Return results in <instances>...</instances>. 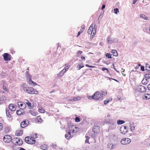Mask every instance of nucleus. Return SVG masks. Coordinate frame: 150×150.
<instances>
[{
  "label": "nucleus",
  "mask_w": 150,
  "mask_h": 150,
  "mask_svg": "<svg viewBox=\"0 0 150 150\" xmlns=\"http://www.w3.org/2000/svg\"><path fill=\"white\" fill-rule=\"evenodd\" d=\"M42 136L40 134H35L32 136L27 137L25 138V140L27 143L31 144H33L36 142L35 139H40Z\"/></svg>",
  "instance_id": "1"
},
{
  "label": "nucleus",
  "mask_w": 150,
  "mask_h": 150,
  "mask_svg": "<svg viewBox=\"0 0 150 150\" xmlns=\"http://www.w3.org/2000/svg\"><path fill=\"white\" fill-rule=\"evenodd\" d=\"M96 32V30L95 28V25L93 28V25L91 24L88 30V33L89 34H91V37L93 38Z\"/></svg>",
  "instance_id": "2"
},
{
  "label": "nucleus",
  "mask_w": 150,
  "mask_h": 150,
  "mask_svg": "<svg viewBox=\"0 0 150 150\" xmlns=\"http://www.w3.org/2000/svg\"><path fill=\"white\" fill-rule=\"evenodd\" d=\"M69 131L72 134L76 133L79 131V127L75 125H71L69 127Z\"/></svg>",
  "instance_id": "3"
},
{
  "label": "nucleus",
  "mask_w": 150,
  "mask_h": 150,
  "mask_svg": "<svg viewBox=\"0 0 150 150\" xmlns=\"http://www.w3.org/2000/svg\"><path fill=\"white\" fill-rule=\"evenodd\" d=\"M12 142L16 145L20 146L23 144L22 140L18 138H13L12 140Z\"/></svg>",
  "instance_id": "4"
},
{
  "label": "nucleus",
  "mask_w": 150,
  "mask_h": 150,
  "mask_svg": "<svg viewBox=\"0 0 150 150\" xmlns=\"http://www.w3.org/2000/svg\"><path fill=\"white\" fill-rule=\"evenodd\" d=\"M93 97H94V99L96 100L100 101L102 100V97L100 96L99 91L96 92L93 95Z\"/></svg>",
  "instance_id": "5"
},
{
  "label": "nucleus",
  "mask_w": 150,
  "mask_h": 150,
  "mask_svg": "<svg viewBox=\"0 0 150 150\" xmlns=\"http://www.w3.org/2000/svg\"><path fill=\"white\" fill-rule=\"evenodd\" d=\"M38 91L33 87H29L28 90H27V93L29 94H37Z\"/></svg>",
  "instance_id": "6"
},
{
  "label": "nucleus",
  "mask_w": 150,
  "mask_h": 150,
  "mask_svg": "<svg viewBox=\"0 0 150 150\" xmlns=\"http://www.w3.org/2000/svg\"><path fill=\"white\" fill-rule=\"evenodd\" d=\"M131 142V139L128 138H123L121 141V143L123 145H127L129 144Z\"/></svg>",
  "instance_id": "7"
},
{
  "label": "nucleus",
  "mask_w": 150,
  "mask_h": 150,
  "mask_svg": "<svg viewBox=\"0 0 150 150\" xmlns=\"http://www.w3.org/2000/svg\"><path fill=\"white\" fill-rule=\"evenodd\" d=\"M3 139L4 142L6 143H9L12 141V140L11 136L9 135H5Z\"/></svg>",
  "instance_id": "8"
},
{
  "label": "nucleus",
  "mask_w": 150,
  "mask_h": 150,
  "mask_svg": "<svg viewBox=\"0 0 150 150\" xmlns=\"http://www.w3.org/2000/svg\"><path fill=\"white\" fill-rule=\"evenodd\" d=\"M4 59L5 61H10L11 59V55L7 53H4L3 55Z\"/></svg>",
  "instance_id": "9"
},
{
  "label": "nucleus",
  "mask_w": 150,
  "mask_h": 150,
  "mask_svg": "<svg viewBox=\"0 0 150 150\" xmlns=\"http://www.w3.org/2000/svg\"><path fill=\"white\" fill-rule=\"evenodd\" d=\"M121 133L123 134H125L128 132V128L126 126H122L120 130Z\"/></svg>",
  "instance_id": "10"
},
{
  "label": "nucleus",
  "mask_w": 150,
  "mask_h": 150,
  "mask_svg": "<svg viewBox=\"0 0 150 150\" xmlns=\"http://www.w3.org/2000/svg\"><path fill=\"white\" fill-rule=\"evenodd\" d=\"M137 89L138 91L141 92H145L146 90L145 87L142 85L138 86Z\"/></svg>",
  "instance_id": "11"
},
{
  "label": "nucleus",
  "mask_w": 150,
  "mask_h": 150,
  "mask_svg": "<svg viewBox=\"0 0 150 150\" xmlns=\"http://www.w3.org/2000/svg\"><path fill=\"white\" fill-rule=\"evenodd\" d=\"M29 121L27 120H25L21 123V126L22 128L26 127L29 124Z\"/></svg>",
  "instance_id": "12"
},
{
  "label": "nucleus",
  "mask_w": 150,
  "mask_h": 150,
  "mask_svg": "<svg viewBox=\"0 0 150 150\" xmlns=\"http://www.w3.org/2000/svg\"><path fill=\"white\" fill-rule=\"evenodd\" d=\"M100 131L99 127L97 126H95L93 129V132L94 134H97Z\"/></svg>",
  "instance_id": "13"
},
{
  "label": "nucleus",
  "mask_w": 150,
  "mask_h": 150,
  "mask_svg": "<svg viewBox=\"0 0 150 150\" xmlns=\"http://www.w3.org/2000/svg\"><path fill=\"white\" fill-rule=\"evenodd\" d=\"M143 99L145 100H149L150 99V94L149 93L143 94L142 96Z\"/></svg>",
  "instance_id": "14"
},
{
  "label": "nucleus",
  "mask_w": 150,
  "mask_h": 150,
  "mask_svg": "<svg viewBox=\"0 0 150 150\" xmlns=\"http://www.w3.org/2000/svg\"><path fill=\"white\" fill-rule=\"evenodd\" d=\"M18 104L21 109H24L26 107V105L25 103L19 102L18 103Z\"/></svg>",
  "instance_id": "15"
},
{
  "label": "nucleus",
  "mask_w": 150,
  "mask_h": 150,
  "mask_svg": "<svg viewBox=\"0 0 150 150\" xmlns=\"http://www.w3.org/2000/svg\"><path fill=\"white\" fill-rule=\"evenodd\" d=\"M28 85L26 83L23 84L21 86L22 89L27 93V90H28L29 87H28Z\"/></svg>",
  "instance_id": "16"
},
{
  "label": "nucleus",
  "mask_w": 150,
  "mask_h": 150,
  "mask_svg": "<svg viewBox=\"0 0 150 150\" xmlns=\"http://www.w3.org/2000/svg\"><path fill=\"white\" fill-rule=\"evenodd\" d=\"M6 100V98L4 96H1L0 98V104L3 103Z\"/></svg>",
  "instance_id": "17"
},
{
  "label": "nucleus",
  "mask_w": 150,
  "mask_h": 150,
  "mask_svg": "<svg viewBox=\"0 0 150 150\" xmlns=\"http://www.w3.org/2000/svg\"><path fill=\"white\" fill-rule=\"evenodd\" d=\"M25 102L30 109L33 108L34 107V106L31 105V103L28 100H25Z\"/></svg>",
  "instance_id": "18"
},
{
  "label": "nucleus",
  "mask_w": 150,
  "mask_h": 150,
  "mask_svg": "<svg viewBox=\"0 0 150 150\" xmlns=\"http://www.w3.org/2000/svg\"><path fill=\"white\" fill-rule=\"evenodd\" d=\"M81 97L80 96H77L75 97L74 98L71 99L69 100L70 101H77L79 100L81 98Z\"/></svg>",
  "instance_id": "19"
},
{
  "label": "nucleus",
  "mask_w": 150,
  "mask_h": 150,
  "mask_svg": "<svg viewBox=\"0 0 150 150\" xmlns=\"http://www.w3.org/2000/svg\"><path fill=\"white\" fill-rule=\"evenodd\" d=\"M71 133V132L69 131L68 133L65 135V137L67 139H70L73 136V135H72Z\"/></svg>",
  "instance_id": "20"
},
{
  "label": "nucleus",
  "mask_w": 150,
  "mask_h": 150,
  "mask_svg": "<svg viewBox=\"0 0 150 150\" xmlns=\"http://www.w3.org/2000/svg\"><path fill=\"white\" fill-rule=\"evenodd\" d=\"M9 108L10 110H11L15 111L16 110V108L13 104H11L9 105Z\"/></svg>",
  "instance_id": "21"
},
{
  "label": "nucleus",
  "mask_w": 150,
  "mask_h": 150,
  "mask_svg": "<svg viewBox=\"0 0 150 150\" xmlns=\"http://www.w3.org/2000/svg\"><path fill=\"white\" fill-rule=\"evenodd\" d=\"M27 82L29 84L33 86H34L37 85V84L32 80L31 79L28 81Z\"/></svg>",
  "instance_id": "22"
},
{
  "label": "nucleus",
  "mask_w": 150,
  "mask_h": 150,
  "mask_svg": "<svg viewBox=\"0 0 150 150\" xmlns=\"http://www.w3.org/2000/svg\"><path fill=\"white\" fill-rule=\"evenodd\" d=\"M107 94V92L106 91H102L100 93V94L101 97H102V100L103 98V97L105 96Z\"/></svg>",
  "instance_id": "23"
},
{
  "label": "nucleus",
  "mask_w": 150,
  "mask_h": 150,
  "mask_svg": "<svg viewBox=\"0 0 150 150\" xmlns=\"http://www.w3.org/2000/svg\"><path fill=\"white\" fill-rule=\"evenodd\" d=\"M40 148L44 150H46L48 149V147L46 144H44L40 146Z\"/></svg>",
  "instance_id": "24"
},
{
  "label": "nucleus",
  "mask_w": 150,
  "mask_h": 150,
  "mask_svg": "<svg viewBox=\"0 0 150 150\" xmlns=\"http://www.w3.org/2000/svg\"><path fill=\"white\" fill-rule=\"evenodd\" d=\"M23 133V131L21 130H18L17 131L16 133V135L17 136H20Z\"/></svg>",
  "instance_id": "25"
},
{
  "label": "nucleus",
  "mask_w": 150,
  "mask_h": 150,
  "mask_svg": "<svg viewBox=\"0 0 150 150\" xmlns=\"http://www.w3.org/2000/svg\"><path fill=\"white\" fill-rule=\"evenodd\" d=\"M148 80L146 78H144L142 81V83L144 85H146L148 83Z\"/></svg>",
  "instance_id": "26"
},
{
  "label": "nucleus",
  "mask_w": 150,
  "mask_h": 150,
  "mask_svg": "<svg viewBox=\"0 0 150 150\" xmlns=\"http://www.w3.org/2000/svg\"><path fill=\"white\" fill-rule=\"evenodd\" d=\"M29 113L30 114L34 116H36L38 115V113L35 112L33 110H30L29 111Z\"/></svg>",
  "instance_id": "27"
},
{
  "label": "nucleus",
  "mask_w": 150,
  "mask_h": 150,
  "mask_svg": "<svg viewBox=\"0 0 150 150\" xmlns=\"http://www.w3.org/2000/svg\"><path fill=\"white\" fill-rule=\"evenodd\" d=\"M36 121L38 122H41L43 120L40 116H38L35 120Z\"/></svg>",
  "instance_id": "28"
},
{
  "label": "nucleus",
  "mask_w": 150,
  "mask_h": 150,
  "mask_svg": "<svg viewBox=\"0 0 150 150\" xmlns=\"http://www.w3.org/2000/svg\"><path fill=\"white\" fill-rule=\"evenodd\" d=\"M109 128L111 129H115L116 128V125L114 124H110Z\"/></svg>",
  "instance_id": "29"
},
{
  "label": "nucleus",
  "mask_w": 150,
  "mask_h": 150,
  "mask_svg": "<svg viewBox=\"0 0 150 150\" xmlns=\"http://www.w3.org/2000/svg\"><path fill=\"white\" fill-rule=\"evenodd\" d=\"M6 113L7 116L9 118L11 117V115L10 114L9 111L8 109H6Z\"/></svg>",
  "instance_id": "30"
},
{
  "label": "nucleus",
  "mask_w": 150,
  "mask_h": 150,
  "mask_svg": "<svg viewBox=\"0 0 150 150\" xmlns=\"http://www.w3.org/2000/svg\"><path fill=\"white\" fill-rule=\"evenodd\" d=\"M38 111L41 113H44L45 111L42 107H40L39 108Z\"/></svg>",
  "instance_id": "31"
},
{
  "label": "nucleus",
  "mask_w": 150,
  "mask_h": 150,
  "mask_svg": "<svg viewBox=\"0 0 150 150\" xmlns=\"http://www.w3.org/2000/svg\"><path fill=\"white\" fill-rule=\"evenodd\" d=\"M111 53L112 54L113 56L117 57L118 56V53L115 50H113L112 51Z\"/></svg>",
  "instance_id": "32"
},
{
  "label": "nucleus",
  "mask_w": 150,
  "mask_h": 150,
  "mask_svg": "<svg viewBox=\"0 0 150 150\" xmlns=\"http://www.w3.org/2000/svg\"><path fill=\"white\" fill-rule=\"evenodd\" d=\"M140 17L144 19L145 20H148V17L146 16L145 15L141 14H140Z\"/></svg>",
  "instance_id": "33"
},
{
  "label": "nucleus",
  "mask_w": 150,
  "mask_h": 150,
  "mask_svg": "<svg viewBox=\"0 0 150 150\" xmlns=\"http://www.w3.org/2000/svg\"><path fill=\"white\" fill-rule=\"evenodd\" d=\"M125 122V121L123 120H118L117 121V124L118 125H120L124 124Z\"/></svg>",
  "instance_id": "34"
},
{
  "label": "nucleus",
  "mask_w": 150,
  "mask_h": 150,
  "mask_svg": "<svg viewBox=\"0 0 150 150\" xmlns=\"http://www.w3.org/2000/svg\"><path fill=\"white\" fill-rule=\"evenodd\" d=\"M65 72L62 70L61 71H60L59 73L57 74L59 77H61L62 76Z\"/></svg>",
  "instance_id": "35"
},
{
  "label": "nucleus",
  "mask_w": 150,
  "mask_h": 150,
  "mask_svg": "<svg viewBox=\"0 0 150 150\" xmlns=\"http://www.w3.org/2000/svg\"><path fill=\"white\" fill-rule=\"evenodd\" d=\"M16 113L18 115L23 114V110L21 109L18 110L17 111Z\"/></svg>",
  "instance_id": "36"
},
{
  "label": "nucleus",
  "mask_w": 150,
  "mask_h": 150,
  "mask_svg": "<svg viewBox=\"0 0 150 150\" xmlns=\"http://www.w3.org/2000/svg\"><path fill=\"white\" fill-rule=\"evenodd\" d=\"M84 66L83 64H82L81 65L78 64L76 67V68L78 70H80L81 68L84 67Z\"/></svg>",
  "instance_id": "37"
},
{
  "label": "nucleus",
  "mask_w": 150,
  "mask_h": 150,
  "mask_svg": "<svg viewBox=\"0 0 150 150\" xmlns=\"http://www.w3.org/2000/svg\"><path fill=\"white\" fill-rule=\"evenodd\" d=\"M108 148H110V149H112L113 148V144L111 143H109L108 145Z\"/></svg>",
  "instance_id": "38"
},
{
  "label": "nucleus",
  "mask_w": 150,
  "mask_h": 150,
  "mask_svg": "<svg viewBox=\"0 0 150 150\" xmlns=\"http://www.w3.org/2000/svg\"><path fill=\"white\" fill-rule=\"evenodd\" d=\"M145 68L146 70H147V71H150V65L149 64H146Z\"/></svg>",
  "instance_id": "39"
},
{
  "label": "nucleus",
  "mask_w": 150,
  "mask_h": 150,
  "mask_svg": "<svg viewBox=\"0 0 150 150\" xmlns=\"http://www.w3.org/2000/svg\"><path fill=\"white\" fill-rule=\"evenodd\" d=\"M112 100V99H109L104 101V104L105 105H106L108 103L111 101Z\"/></svg>",
  "instance_id": "40"
},
{
  "label": "nucleus",
  "mask_w": 150,
  "mask_h": 150,
  "mask_svg": "<svg viewBox=\"0 0 150 150\" xmlns=\"http://www.w3.org/2000/svg\"><path fill=\"white\" fill-rule=\"evenodd\" d=\"M111 54L110 53H107L106 54V57L108 58L111 59Z\"/></svg>",
  "instance_id": "41"
},
{
  "label": "nucleus",
  "mask_w": 150,
  "mask_h": 150,
  "mask_svg": "<svg viewBox=\"0 0 150 150\" xmlns=\"http://www.w3.org/2000/svg\"><path fill=\"white\" fill-rule=\"evenodd\" d=\"M25 77L27 79V81L31 79V76L30 75L25 76Z\"/></svg>",
  "instance_id": "42"
},
{
  "label": "nucleus",
  "mask_w": 150,
  "mask_h": 150,
  "mask_svg": "<svg viewBox=\"0 0 150 150\" xmlns=\"http://www.w3.org/2000/svg\"><path fill=\"white\" fill-rule=\"evenodd\" d=\"M83 53V51L81 50L77 52V57H79V55Z\"/></svg>",
  "instance_id": "43"
},
{
  "label": "nucleus",
  "mask_w": 150,
  "mask_h": 150,
  "mask_svg": "<svg viewBox=\"0 0 150 150\" xmlns=\"http://www.w3.org/2000/svg\"><path fill=\"white\" fill-rule=\"evenodd\" d=\"M86 139L85 140V142L86 143H88V144H90V143L89 142V139L90 138L88 136H86Z\"/></svg>",
  "instance_id": "44"
},
{
  "label": "nucleus",
  "mask_w": 150,
  "mask_h": 150,
  "mask_svg": "<svg viewBox=\"0 0 150 150\" xmlns=\"http://www.w3.org/2000/svg\"><path fill=\"white\" fill-rule=\"evenodd\" d=\"M130 129L131 131L132 132L135 129V127L130 125Z\"/></svg>",
  "instance_id": "45"
},
{
  "label": "nucleus",
  "mask_w": 150,
  "mask_h": 150,
  "mask_svg": "<svg viewBox=\"0 0 150 150\" xmlns=\"http://www.w3.org/2000/svg\"><path fill=\"white\" fill-rule=\"evenodd\" d=\"M69 68V66H67L66 67H65L64 68L63 70L66 72L68 69Z\"/></svg>",
  "instance_id": "46"
},
{
  "label": "nucleus",
  "mask_w": 150,
  "mask_h": 150,
  "mask_svg": "<svg viewBox=\"0 0 150 150\" xmlns=\"http://www.w3.org/2000/svg\"><path fill=\"white\" fill-rule=\"evenodd\" d=\"M85 29V27L84 25L82 26H81V29H80V31L81 33H82L84 31Z\"/></svg>",
  "instance_id": "47"
},
{
  "label": "nucleus",
  "mask_w": 150,
  "mask_h": 150,
  "mask_svg": "<svg viewBox=\"0 0 150 150\" xmlns=\"http://www.w3.org/2000/svg\"><path fill=\"white\" fill-rule=\"evenodd\" d=\"M6 132L8 133L10 130L9 128L8 127H6L4 129Z\"/></svg>",
  "instance_id": "48"
},
{
  "label": "nucleus",
  "mask_w": 150,
  "mask_h": 150,
  "mask_svg": "<svg viewBox=\"0 0 150 150\" xmlns=\"http://www.w3.org/2000/svg\"><path fill=\"white\" fill-rule=\"evenodd\" d=\"M114 12L115 14H117V13L119 12V11L117 8H115L114 9Z\"/></svg>",
  "instance_id": "49"
},
{
  "label": "nucleus",
  "mask_w": 150,
  "mask_h": 150,
  "mask_svg": "<svg viewBox=\"0 0 150 150\" xmlns=\"http://www.w3.org/2000/svg\"><path fill=\"white\" fill-rule=\"evenodd\" d=\"M75 121L76 122H80V118L78 117H76L75 118Z\"/></svg>",
  "instance_id": "50"
},
{
  "label": "nucleus",
  "mask_w": 150,
  "mask_h": 150,
  "mask_svg": "<svg viewBox=\"0 0 150 150\" xmlns=\"http://www.w3.org/2000/svg\"><path fill=\"white\" fill-rule=\"evenodd\" d=\"M3 126L2 123H0V131L3 130Z\"/></svg>",
  "instance_id": "51"
},
{
  "label": "nucleus",
  "mask_w": 150,
  "mask_h": 150,
  "mask_svg": "<svg viewBox=\"0 0 150 150\" xmlns=\"http://www.w3.org/2000/svg\"><path fill=\"white\" fill-rule=\"evenodd\" d=\"M102 70L103 71H104L105 70H106L107 71V72L108 73L109 72H110L109 71V70L106 68H103L102 69Z\"/></svg>",
  "instance_id": "52"
},
{
  "label": "nucleus",
  "mask_w": 150,
  "mask_h": 150,
  "mask_svg": "<svg viewBox=\"0 0 150 150\" xmlns=\"http://www.w3.org/2000/svg\"><path fill=\"white\" fill-rule=\"evenodd\" d=\"M3 88L4 90L6 91H8L7 88L6 87V86H3Z\"/></svg>",
  "instance_id": "53"
},
{
  "label": "nucleus",
  "mask_w": 150,
  "mask_h": 150,
  "mask_svg": "<svg viewBox=\"0 0 150 150\" xmlns=\"http://www.w3.org/2000/svg\"><path fill=\"white\" fill-rule=\"evenodd\" d=\"M146 77L148 79H150V74H146Z\"/></svg>",
  "instance_id": "54"
},
{
  "label": "nucleus",
  "mask_w": 150,
  "mask_h": 150,
  "mask_svg": "<svg viewBox=\"0 0 150 150\" xmlns=\"http://www.w3.org/2000/svg\"><path fill=\"white\" fill-rule=\"evenodd\" d=\"M88 99H90V100H91L92 99H94V97H93V95L92 96H88Z\"/></svg>",
  "instance_id": "55"
},
{
  "label": "nucleus",
  "mask_w": 150,
  "mask_h": 150,
  "mask_svg": "<svg viewBox=\"0 0 150 150\" xmlns=\"http://www.w3.org/2000/svg\"><path fill=\"white\" fill-rule=\"evenodd\" d=\"M86 66L87 67H90V68H94V67H94V66H90L88 64H86Z\"/></svg>",
  "instance_id": "56"
},
{
  "label": "nucleus",
  "mask_w": 150,
  "mask_h": 150,
  "mask_svg": "<svg viewBox=\"0 0 150 150\" xmlns=\"http://www.w3.org/2000/svg\"><path fill=\"white\" fill-rule=\"evenodd\" d=\"M125 71V69H122L121 70V72L123 75L124 76H125V75H126V74H124L123 72Z\"/></svg>",
  "instance_id": "57"
},
{
  "label": "nucleus",
  "mask_w": 150,
  "mask_h": 150,
  "mask_svg": "<svg viewBox=\"0 0 150 150\" xmlns=\"http://www.w3.org/2000/svg\"><path fill=\"white\" fill-rule=\"evenodd\" d=\"M141 70L142 71H144V67L143 66H141Z\"/></svg>",
  "instance_id": "58"
},
{
  "label": "nucleus",
  "mask_w": 150,
  "mask_h": 150,
  "mask_svg": "<svg viewBox=\"0 0 150 150\" xmlns=\"http://www.w3.org/2000/svg\"><path fill=\"white\" fill-rule=\"evenodd\" d=\"M147 89L149 91H150V84L148 85L147 86Z\"/></svg>",
  "instance_id": "59"
},
{
  "label": "nucleus",
  "mask_w": 150,
  "mask_h": 150,
  "mask_svg": "<svg viewBox=\"0 0 150 150\" xmlns=\"http://www.w3.org/2000/svg\"><path fill=\"white\" fill-rule=\"evenodd\" d=\"M81 58L82 60H85L86 59L85 57L83 56H81Z\"/></svg>",
  "instance_id": "60"
},
{
  "label": "nucleus",
  "mask_w": 150,
  "mask_h": 150,
  "mask_svg": "<svg viewBox=\"0 0 150 150\" xmlns=\"http://www.w3.org/2000/svg\"><path fill=\"white\" fill-rule=\"evenodd\" d=\"M81 33V32L80 31H79L78 33V34H77V36H76V37H78L80 35V34Z\"/></svg>",
  "instance_id": "61"
},
{
  "label": "nucleus",
  "mask_w": 150,
  "mask_h": 150,
  "mask_svg": "<svg viewBox=\"0 0 150 150\" xmlns=\"http://www.w3.org/2000/svg\"><path fill=\"white\" fill-rule=\"evenodd\" d=\"M30 74L29 73V72L28 71H27L25 72V76L29 75Z\"/></svg>",
  "instance_id": "62"
},
{
  "label": "nucleus",
  "mask_w": 150,
  "mask_h": 150,
  "mask_svg": "<svg viewBox=\"0 0 150 150\" xmlns=\"http://www.w3.org/2000/svg\"><path fill=\"white\" fill-rule=\"evenodd\" d=\"M105 7V6L104 5H102L101 9L102 10H103L104 8Z\"/></svg>",
  "instance_id": "63"
},
{
  "label": "nucleus",
  "mask_w": 150,
  "mask_h": 150,
  "mask_svg": "<svg viewBox=\"0 0 150 150\" xmlns=\"http://www.w3.org/2000/svg\"><path fill=\"white\" fill-rule=\"evenodd\" d=\"M19 150H26L23 148L21 147V148H20L19 149Z\"/></svg>",
  "instance_id": "64"
}]
</instances>
